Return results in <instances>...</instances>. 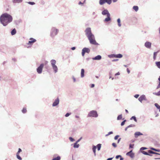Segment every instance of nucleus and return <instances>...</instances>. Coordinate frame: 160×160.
<instances>
[{"label":"nucleus","mask_w":160,"mask_h":160,"mask_svg":"<svg viewBox=\"0 0 160 160\" xmlns=\"http://www.w3.org/2000/svg\"><path fill=\"white\" fill-rule=\"evenodd\" d=\"M12 20V18L10 15L5 13L2 14L0 17L1 23L4 26H6Z\"/></svg>","instance_id":"1"},{"label":"nucleus","mask_w":160,"mask_h":160,"mask_svg":"<svg viewBox=\"0 0 160 160\" xmlns=\"http://www.w3.org/2000/svg\"><path fill=\"white\" fill-rule=\"evenodd\" d=\"M147 149V148H145V147L141 148H140V150L141 151V152L142 153H143V154H144L145 155H149L150 156H152V155L150 154H151V153L158 154V155L160 154L158 153L153 152L152 151L150 150L148 151V152L143 151V150L146 149Z\"/></svg>","instance_id":"2"},{"label":"nucleus","mask_w":160,"mask_h":160,"mask_svg":"<svg viewBox=\"0 0 160 160\" xmlns=\"http://www.w3.org/2000/svg\"><path fill=\"white\" fill-rule=\"evenodd\" d=\"M88 38L91 44L95 45H97L98 44L95 39V38L94 35H91V36L88 37Z\"/></svg>","instance_id":"3"},{"label":"nucleus","mask_w":160,"mask_h":160,"mask_svg":"<svg viewBox=\"0 0 160 160\" xmlns=\"http://www.w3.org/2000/svg\"><path fill=\"white\" fill-rule=\"evenodd\" d=\"M102 14L103 15H107V17L106 18L104 21L105 22H108L111 20L110 18V15L107 10H105L102 12Z\"/></svg>","instance_id":"4"},{"label":"nucleus","mask_w":160,"mask_h":160,"mask_svg":"<svg viewBox=\"0 0 160 160\" xmlns=\"http://www.w3.org/2000/svg\"><path fill=\"white\" fill-rule=\"evenodd\" d=\"M58 32V30L57 29L55 28H53L51 29V35L53 37L56 35Z\"/></svg>","instance_id":"5"},{"label":"nucleus","mask_w":160,"mask_h":160,"mask_svg":"<svg viewBox=\"0 0 160 160\" xmlns=\"http://www.w3.org/2000/svg\"><path fill=\"white\" fill-rule=\"evenodd\" d=\"M85 34L87 37L92 35L91 28H87L85 31Z\"/></svg>","instance_id":"6"},{"label":"nucleus","mask_w":160,"mask_h":160,"mask_svg":"<svg viewBox=\"0 0 160 160\" xmlns=\"http://www.w3.org/2000/svg\"><path fill=\"white\" fill-rule=\"evenodd\" d=\"M89 117H97L98 116V114L96 111H91L88 114Z\"/></svg>","instance_id":"7"},{"label":"nucleus","mask_w":160,"mask_h":160,"mask_svg":"<svg viewBox=\"0 0 160 160\" xmlns=\"http://www.w3.org/2000/svg\"><path fill=\"white\" fill-rule=\"evenodd\" d=\"M44 64L43 63L40 64V66L37 68V72L40 74L41 73L42 71V69L43 67Z\"/></svg>","instance_id":"8"},{"label":"nucleus","mask_w":160,"mask_h":160,"mask_svg":"<svg viewBox=\"0 0 160 160\" xmlns=\"http://www.w3.org/2000/svg\"><path fill=\"white\" fill-rule=\"evenodd\" d=\"M90 52V50L89 48H84L82 50V56H84L85 53V52L89 53Z\"/></svg>","instance_id":"9"},{"label":"nucleus","mask_w":160,"mask_h":160,"mask_svg":"<svg viewBox=\"0 0 160 160\" xmlns=\"http://www.w3.org/2000/svg\"><path fill=\"white\" fill-rule=\"evenodd\" d=\"M30 41H29L27 44L28 45H32L36 41V40L32 38H31L29 39Z\"/></svg>","instance_id":"10"},{"label":"nucleus","mask_w":160,"mask_h":160,"mask_svg":"<svg viewBox=\"0 0 160 160\" xmlns=\"http://www.w3.org/2000/svg\"><path fill=\"white\" fill-rule=\"evenodd\" d=\"M146 100L145 96L144 95H142L138 98V100L141 102H142V101L143 100Z\"/></svg>","instance_id":"11"},{"label":"nucleus","mask_w":160,"mask_h":160,"mask_svg":"<svg viewBox=\"0 0 160 160\" xmlns=\"http://www.w3.org/2000/svg\"><path fill=\"white\" fill-rule=\"evenodd\" d=\"M145 46L148 48H150L151 46V43L147 42L145 43Z\"/></svg>","instance_id":"12"},{"label":"nucleus","mask_w":160,"mask_h":160,"mask_svg":"<svg viewBox=\"0 0 160 160\" xmlns=\"http://www.w3.org/2000/svg\"><path fill=\"white\" fill-rule=\"evenodd\" d=\"M112 57L116 58H121L122 57V55L120 54H113L112 55Z\"/></svg>","instance_id":"13"},{"label":"nucleus","mask_w":160,"mask_h":160,"mask_svg":"<svg viewBox=\"0 0 160 160\" xmlns=\"http://www.w3.org/2000/svg\"><path fill=\"white\" fill-rule=\"evenodd\" d=\"M59 103V99L58 98H57L55 100V101L53 102L52 104V106L54 107L57 106L58 104Z\"/></svg>","instance_id":"14"},{"label":"nucleus","mask_w":160,"mask_h":160,"mask_svg":"<svg viewBox=\"0 0 160 160\" xmlns=\"http://www.w3.org/2000/svg\"><path fill=\"white\" fill-rule=\"evenodd\" d=\"M127 155L129 156L131 158H133L134 157V154L132 152V150H131L130 152H127L126 153Z\"/></svg>","instance_id":"15"},{"label":"nucleus","mask_w":160,"mask_h":160,"mask_svg":"<svg viewBox=\"0 0 160 160\" xmlns=\"http://www.w3.org/2000/svg\"><path fill=\"white\" fill-rule=\"evenodd\" d=\"M142 135V134L140 132H136L134 134L135 137L136 138H137L138 136Z\"/></svg>","instance_id":"16"},{"label":"nucleus","mask_w":160,"mask_h":160,"mask_svg":"<svg viewBox=\"0 0 160 160\" xmlns=\"http://www.w3.org/2000/svg\"><path fill=\"white\" fill-rule=\"evenodd\" d=\"M101 58V56L100 55H98L93 58V59L96 60H99Z\"/></svg>","instance_id":"17"},{"label":"nucleus","mask_w":160,"mask_h":160,"mask_svg":"<svg viewBox=\"0 0 160 160\" xmlns=\"http://www.w3.org/2000/svg\"><path fill=\"white\" fill-rule=\"evenodd\" d=\"M106 0H100L99 3L100 4L102 5L106 2Z\"/></svg>","instance_id":"18"},{"label":"nucleus","mask_w":160,"mask_h":160,"mask_svg":"<svg viewBox=\"0 0 160 160\" xmlns=\"http://www.w3.org/2000/svg\"><path fill=\"white\" fill-rule=\"evenodd\" d=\"M52 68L54 69L55 72L56 73L57 72L58 68L57 66L56 65L52 66Z\"/></svg>","instance_id":"19"},{"label":"nucleus","mask_w":160,"mask_h":160,"mask_svg":"<svg viewBox=\"0 0 160 160\" xmlns=\"http://www.w3.org/2000/svg\"><path fill=\"white\" fill-rule=\"evenodd\" d=\"M51 64L52 66L56 65L55 64L56 63V61L55 60H52L51 61Z\"/></svg>","instance_id":"20"},{"label":"nucleus","mask_w":160,"mask_h":160,"mask_svg":"<svg viewBox=\"0 0 160 160\" xmlns=\"http://www.w3.org/2000/svg\"><path fill=\"white\" fill-rule=\"evenodd\" d=\"M84 70L83 69H82L81 70V77H83L84 76Z\"/></svg>","instance_id":"21"},{"label":"nucleus","mask_w":160,"mask_h":160,"mask_svg":"<svg viewBox=\"0 0 160 160\" xmlns=\"http://www.w3.org/2000/svg\"><path fill=\"white\" fill-rule=\"evenodd\" d=\"M16 33V30L15 29H13L11 32V34L12 35H14Z\"/></svg>","instance_id":"22"},{"label":"nucleus","mask_w":160,"mask_h":160,"mask_svg":"<svg viewBox=\"0 0 160 160\" xmlns=\"http://www.w3.org/2000/svg\"><path fill=\"white\" fill-rule=\"evenodd\" d=\"M96 146H93L92 150H93V152L94 153V155L95 156L96 155Z\"/></svg>","instance_id":"23"},{"label":"nucleus","mask_w":160,"mask_h":160,"mask_svg":"<svg viewBox=\"0 0 160 160\" xmlns=\"http://www.w3.org/2000/svg\"><path fill=\"white\" fill-rule=\"evenodd\" d=\"M61 159V157L59 156H58L56 158H53L52 160H60Z\"/></svg>","instance_id":"24"},{"label":"nucleus","mask_w":160,"mask_h":160,"mask_svg":"<svg viewBox=\"0 0 160 160\" xmlns=\"http://www.w3.org/2000/svg\"><path fill=\"white\" fill-rule=\"evenodd\" d=\"M150 148V149H151L152 150H154V151H156V152H160V150L159 149H155V148H152V147Z\"/></svg>","instance_id":"25"},{"label":"nucleus","mask_w":160,"mask_h":160,"mask_svg":"<svg viewBox=\"0 0 160 160\" xmlns=\"http://www.w3.org/2000/svg\"><path fill=\"white\" fill-rule=\"evenodd\" d=\"M133 8L134 10L136 11H137L138 10V6H134L133 7Z\"/></svg>","instance_id":"26"},{"label":"nucleus","mask_w":160,"mask_h":160,"mask_svg":"<svg viewBox=\"0 0 160 160\" xmlns=\"http://www.w3.org/2000/svg\"><path fill=\"white\" fill-rule=\"evenodd\" d=\"M101 144H98L97 145V148H98V151H99L100 150L101 148Z\"/></svg>","instance_id":"27"},{"label":"nucleus","mask_w":160,"mask_h":160,"mask_svg":"<svg viewBox=\"0 0 160 160\" xmlns=\"http://www.w3.org/2000/svg\"><path fill=\"white\" fill-rule=\"evenodd\" d=\"M22 2V0H13V2L14 3H20Z\"/></svg>","instance_id":"28"},{"label":"nucleus","mask_w":160,"mask_h":160,"mask_svg":"<svg viewBox=\"0 0 160 160\" xmlns=\"http://www.w3.org/2000/svg\"><path fill=\"white\" fill-rule=\"evenodd\" d=\"M156 64L158 68H160V61L156 62Z\"/></svg>","instance_id":"29"},{"label":"nucleus","mask_w":160,"mask_h":160,"mask_svg":"<svg viewBox=\"0 0 160 160\" xmlns=\"http://www.w3.org/2000/svg\"><path fill=\"white\" fill-rule=\"evenodd\" d=\"M79 144H78L77 142H76L74 144L73 147L74 148H78L79 147Z\"/></svg>","instance_id":"30"},{"label":"nucleus","mask_w":160,"mask_h":160,"mask_svg":"<svg viewBox=\"0 0 160 160\" xmlns=\"http://www.w3.org/2000/svg\"><path fill=\"white\" fill-rule=\"evenodd\" d=\"M117 22H118V26H119V27H121V23H120V18H118L117 20Z\"/></svg>","instance_id":"31"},{"label":"nucleus","mask_w":160,"mask_h":160,"mask_svg":"<svg viewBox=\"0 0 160 160\" xmlns=\"http://www.w3.org/2000/svg\"><path fill=\"white\" fill-rule=\"evenodd\" d=\"M158 52H154L153 53V59L154 60H155L156 58V56L157 55V53Z\"/></svg>","instance_id":"32"},{"label":"nucleus","mask_w":160,"mask_h":160,"mask_svg":"<svg viewBox=\"0 0 160 160\" xmlns=\"http://www.w3.org/2000/svg\"><path fill=\"white\" fill-rule=\"evenodd\" d=\"M158 79V80L159 81V83L157 88V89H158L160 88V76L159 77Z\"/></svg>","instance_id":"33"},{"label":"nucleus","mask_w":160,"mask_h":160,"mask_svg":"<svg viewBox=\"0 0 160 160\" xmlns=\"http://www.w3.org/2000/svg\"><path fill=\"white\" fill-rule=\"evenodd\" d=\"M17 157L18 159L20 160H21L22 159V158L19 156V154L17 153Z\"/></svg>","instance_id":"34"},{"label":"nucleus","mask_w":160,"mask_h":160,"mask_svg":"<svg viewBox=\"0 0 160 160\" xmlns=\"http://www.w3.org/2000/svg\"><path fill=\"white\" fill-rule=\"evenodd\" d=\"M27 109L26 108H23L22 110V112L23 113H25L27 112Z\"/></svg>","instance_id":"35"},{"label":"nucleus","mask_w":160,"mask_h":160,"mask_svg":"<svg viewBox=\"0 0 160 160\" xmlns=\"http://www.w3.org/2000/svg\"><path fill=\"white\" fill-rule=\"evenodd\" d=\"M122 118V115H120L118 116L117 117V119L118 120H120Z\"/></svg>","instance_id":"36"},{"label":"nucleus","mask_w":160,"mask_h":160,"mask_svg":"<svg viewBox=\"0 0 160 160\" xmlns=\"http://www.w3.org/2000/svg\"><path fill=\"white\" fill-rule=\"evenodd\" d=\"M106 2L110 4L112 2V0H106Z\"/></svg>","instance_id":"37"},{"label":"nucleus","mask_w":160,"mask_h":160,"mask_svg":"<svg viewBox=\"0 0 160 160\" xmlns=\"http://www.w3.org/2000/svg\"><path fill=\"white\" fill-rule=\"evenodd\" d=\"M154 94L157 96H160V91H159L158 92L155 93Z\"/></svg>","instance_id":"38"},{"label":"nucleus","mask_w":160,"mask_h":160,"mask_svg":"<svg viewBox=\"0 0 160 160\" xmlns=\"http://www.w3.org/2000/svg\"><path fill=\"white\" fill-rule=\"evenodd\" d=\"M133 119L135 121L137 122V120L136 119V117L135 116H132L131 118V119Z\"/></svg>","instance_id":"39"},{"label":"nucleus","mask_w":160,"mask_h":160,"mask_svg":"<svg viewBox=\"0 0 160 160\" xmlns=\"http://www.w3.org/2000/svg\"><path fill=\"white\" fill-rule=\"evenodd\" d=\"M155 106L157 107V108L158 109L159 108V107H160V106L158 103H157L155 104Z\"/></svg>","instance_id":"40"},{"label":"nucleus","mask_w":160,"mask_h":160,"mask_svg":"<svg viewBox=\"0 0 160 160\" xmlns=\"http://www.w3.org/2000/svg\"><path fill=\"white\" fill-rule=\"evenodd\" d=\"M28 3L32 5H34L35 4V3L33 2H28Z\"/></svg>","instance_id":"41"},{"label":"nucleus","mask_w":160,"mask_h":160,"mask_svg":"<svg viewBox=\"0 0 160 160\" xmlns=\"http://www.w3.org/2000/svg\"><path fill=\"white\" fill-rule=\"evenodd\" d=\"M134 145L133 144H130L129 145V148H133V146H134Z\"/></svg>","instance_id":"42"},{"label":"nucleus","mask_w":160,"mask_h":160,"mask_svg":"<svg viewBox=\"0 0 160 160\" xmlns=\"http://www.w3.org/2000/svg\"><path fill=\"white\" fill-rule=\"evenodd\" d=\"M126 121V120H124V121H123L121 123V126H123V125L124 124H125V122Z\"/></svg>","instance_id":"43"},{"label":"nucleus","mask_w":160,"mask_h":160,"mask_svg":"<svg viewBox=\"0 0 160 160\" xmlns=\"http://www.w3.org/2000/svg\"><path fill=\"white\" fill-rule=\"evenodd\" d=\"M113 133L112 132H110L108 133L106 135V136H108L110 134H112Z\"/></svg>","instance_id":"44"},{"label":"nucleus","mask_w":160,"mask_h":160,"mask_svg":"<svg viewBox=\"0 0 160 160\" xmlns=\"http://www.w3.org/2000/svg\"><path fill=\"white\" fill-rule=\"evenodd\" d=\"M112 145L115 148H116L117 147V145L115 143H112Z\"/></svg>","instance_id":"45"},{"label":"nucleus","mask_w":160,"mask_h":160,"mask_svg":"<svg viewBox=\"0 0 160 160\" xmlns=\"http://www.w3.org/2000/svg\"><path fill=\"white\" fill-rule=\"evenodd\" d=\"M22 151V150L20 148L18 149V152L17 153L19 154V153Z\"/></svg>","instance_id":"46"},{"label":"nucleus","mask_w":160,"mask_h":160,"mask_svg":"<svg viewBox=\"0 0 160 160\" xmlns=\"http://www.w3.org/2000/svg\"><path fill=\"white\" fill-rule=\"evenodd\" d=\"M119 137V136H118V135H116V136H115V137L114 139L115 140H117L118 139V138Z\"/></svg>","instance_id":"47"},{"label":"nucleus","mask_w":160,"mask_h":160,"mask_svg":"<svg viewBox=\"0 0 160 160\" xmlns=\"http://www.w3.org/2000/svg\"><path fill=\"white\" fill-rule=\"evenodd\" d=\"M70 114V113H67L66 114V115H65V117H68V116H69Z\"/></svg>","instance_id":"48"},{"label":"nucleus","mask_w":160,"mask_h":160,"mask_svg":"<svg viewBox=\"0 0 160 160\" xmlns=\"http://www.w3.org/2000/svg\"><path fill=\"white\" fill-rule=\"evenodd\" d=\"M139 96V95L136 94L134 96V97L136 98H138V97Z\"/></svg>","instance_id":"49"},{"label":"nucleus","mask_w":160,"mask_h":160,"mask_svg":"<svg viewBox=\"0 0 160 160\" xmlns=\"http://www.w3.org/2000/svg\"><path fill=\"white\" fill-rule=\"evenodd\" d=\"M69 138V139L70 140V141H73V140H74L73 139V138H71V137H70V138Z\"/></svg>","instance_id":"50"},{"label":"nucleus","mask_w":160,"mask_h":160,"mask_svg":"<svg viewBox=\"0 0 160 160\" xmlns=\"http://www.w3.org/2000/svg\"><path fill=\"white\" fill-rule=\"evenodd\" d=\"M121 156L120 155H117L116 156V159H118L119 157H121Z\"/></svg>","instance_id":"51"},{"label":"nucleus","mask_w":160,"mask_h":160,"mask_svg":"<svg viewBox=\"0 0 160 160\" xmlns=\"http://www.w3.org/2000/svg\"><path fill=\"white\" fill-rule=\"evenodd\" d=\"M127 70L128 73H129L130 72V71L129 70V69L128 68H127Z\"/></svg>","instance_id":"52"},{"label":"nucleus","mask_w":160,"mask_h":160,"mask_svg":"<svg viewBox=\"0 0 160 160\" xmlns=\"http://www.w3.org/2000/svg\"><path fill=\"white\" fill-rule=\"evenodd\" d=\"M94 87V84H92L91 85V88H93Z\"/></svg>","instance_id":"53"},{"label":"nucleus","mask_w":160,"mask_h":160,"mask_svg":"<svg viewBox=\"0 0 160 160\" xmlns=\"http://www.w3.org/2000/svg\"><path fill=\"white\" fill-rule=\"evenodd\" d=\"M76 48L75 47H72V48H71V49L72 50H74Z\"/></svg>","instance_id":"54"},{"label":"nucleus","mask_w":160,"mask_h":160,"mask_svg":"<svg viewBox=\"0 0 160 160\" xmlns=\"http://www.w3.org/2000/svg\"><path fill=\"white\" fill-rule=\"evenodd\" d=\"M120 74V73L119 72H118L117 73L115 74V76H116V75H119Z\"/></svg>","instance_id":"55"},{"label":"nucleus","mask_w":160,"mask_h":160,"mask_svg":"<svg viewBox=\"0 0 160 160\" xmlns=\"http://www.w3.org/2000/svg\"><path fill=\"white\" fill-rule=\"evenodd\" d=\"M112 158H108L107 160H112Z\"/></svg>","instance_id":"56"},{"label":"nucleus","mask_w":160,"mask_h":160,"mask_svg":"<svg viewBox=\"0 0 160 160\" xmlns=\"http://www.w3.org/2000/svg\"><path fill=\"white\" fill-rule=\"evenodd\" d=\"M132 127V124L128 126V128Z\"/></svg>","instance_id":"57"},{"label":"nucleus","mask_w":160,"mask_h":160,"mask_svg":"<svg viewBox=\"0 0 160 160\" xmlns=\"http://www.w3.org/2000/svg\"><path fill=\"white\" fill-rule=\"evenodd\" d=\"M125 111L127 113H128V112L127 110L125 109Z\"/></svg>","instance_id":"58"},{"label":"nucleus","mask_w":160,"mask_h":160,"mask_svg":"<svg viewBox=\"0 0 160 160\" xmlns=\"http://www.w3.org/2000/svg\"><path fill=\"white\" fill-rule=\"evenodd\" d=\"M73 78L74 82H75L76 81V79H75V78H74L73 77Z\"/></svg>","instance_id":"59"},{"label":"nucleus","mask_w":160,"mask_h":160,"mask_svg":"<svg viewBox=\"0 0 160 160\" xmlns=\"http://www.w3.org/2000/svg\"><path fill=\"white\" fill-rule=\"evenodd\" d=\"M113 2H115L117 1L118 0H112Z\"/></svg>","instance_id":"60"},{"label":"nucleus","mask_w":160,"mask_h":160,"mask_svg":"<svg viewBox=\"0 0 160 160\" xmlns=\"http://www.w3.org/2000/svg\"><path fill=\"white\" fill-rule=\"evenodd\" d=\"M123 158H122L121 157H120V160H123Z\"/></svg>","instance_id":"61"},{"label":"nucleus","mask_w":160,"mask_h":160,"mask_svg":"<svg viewBox=\"0 0 160 160\" xmlns=\"http://www.w3.org/2000/svg\"><path fill=\"white\" fill-rule=\"evenodd\" d=\"M48 62L47 61H46L45 63V65H46L47 64Z\"/></svg>","instance_id":"62"},{"label":"nucleus","mask_w":160,"mask_h":160,"mask_svg":"<svg viewBox=\"0 0 160 160\" xmlns=\"http://www.w3.org/2000/svg\"><path fill=\"white\" fill-rule=\"evenodd\" d=\"M128 127H127L125 128V131H126V130H127V129H128Z\"/></svg>","instance_id":"63"},{"label":"nucleus","mask_w":160,"mask_h":160,"mask_svg":"<svg viewBox=\"0 0 160 160\" xmlns=\"http://www.w3.org/2000/svg\"><path fill=\"white\" fill-rule=\"evenodd\" d=\"M82 3L81 2H79V4H82Z\"/></svg>","instance_id":"64"}]
</instances>
